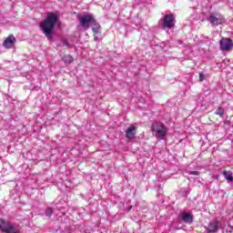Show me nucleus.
I'll return each mask as SVG.
<instances>
[{"mask_svg": "<svg viewBox=\"0 0 233 233\" xmlns=\"http://www.w3.org/2000/svg\"><path fill=\"white\" fill-rule=\"evenodd\" d=\"M199 79H200V81H204L205 80V75H203V73L199 74Z\"/></svg>", "mask_w": 233, "mask_h": 233, "instance_id": "nucleus-20", "label": "nucleus"}, {"mask_svg": "<svg viewBox=\"0 0 233 233\" xmlns=\"http://www.w3.org/2000/svg\"><path fill=\"white\" fill-rule=\"evenodd\" d=\"M80 25L84 30H88L90 28V25H92L96 20L92 15H83L78 17Z\"/></svg>", "mask_w": 233, "mask_h": 233, "instance_id": "nucleus-5", "label": "nucleus"}, {"mask_svg": "<svg viewBox=\"0 0 233 233\" xmlns=\"http://www.w3.org/2000/svg\"><path fill=\"white\" fill-rule=\"evenodd\" d=\"M219 46H220V50H222V52L230 50V48H232L233 46L232 40L230 38H222L219 41Z\"/></svg>", "mask_w": 233, "mask_h": 233, "instance_id": "nucleus-7", "label": "nucleus"}, {"mask_svg": "<svg viewBox=\"0 0 233 233\" xmlns=\"http://www.w3.org/2000/svg\"><path fill=\"white\" fill-rule=\"evenodd\" d=\"M189 176H199V171H189Z\"/></svg>", "mask_w": 233, "mask_h": 233, "instance_id": "nucleus-18", "label": "nucleus"}, {"mask_svg": "<svg viewBox=\"0 0 233 233\" xmlns=\"http://www.w3.org/2000/svg\"><path fill=\"white\" fill-rule=\"evenodd\" d=\"M161 21L163 30L168 32V30L174 28L176 25V16L173 14L166 15Z\"/></svg>", "mask_w": 233, "mask_h": 233, "instance_id": "nucleus-3", "label": "nucleus"}, {"mask_svg": "<svg viewBox=\"0 0 233 233\" xmlns=\"http://www.w3.org/2000/svg\"><path fill=\"white\" fill-rule=\"evenodd\" d=\"M52 214H54V209H52V208H47L46 209V216H47V218H50Z\"/></svg>", "mask_w": 233, "mask_h": 233, "instance_id": "nucleus-16", "label": "nucleus"}, {"mask_svg": "<svg viewBox=\"0 0 233 233\" xmlns=\"http://www.w3.org/2000/svg\"><path fill=\"white\" fill-rule=\"evenodd\" d=\"M208 21H209L213 26H218V25H223V23H225V18L219 14H215L211 15Z\"/></svg>", "mask_w": 233, "mask_h": 233, "instance_id": "nucleus-6", "label": "nucleus"}, {"mask_svg": "<svg viewBox=\"0 0 233 233\" xmlns=\"http://www.w3.org/2000/svg\"><path fill=\"white\" fill-rule=\"evenodd\" d=\"M215 115L223 117V116H225V109L221 106H218L215 112Z\"/></svg>", "mask_w": 233, "mask_h": 233, "instance_id": "nucleus-15", "label": "nucleus"}, {"mask_svg": "<svg viewBox=\"0 0 233 233\" xmlns=\"http://www.w3.org/2000/svg\"><path fill=\"white\" fill-rule=\"evenodd\" d=\"M60 46H66V48H68V41L63 40L60 44Z\"/></svg>", "mask_w": 233, "mask_h": 233, "instance_id": "nucleus-17", "label": "nucleus"}, {"mask_svg": "<svg viewBox=\"0 0 233 233\" xmlns=\"http://www.w3.org/2000/svg\"><path fill=\"white\" fill-rule=\"evenodd\" d=\"M151 130L157 139H165L168 133V128L165 127V124L161 122H155L152 124Z\"/></svg>", "mask_w": 233, "mask_h": 233, "instance_id": "nucleus-2", "label": "nucleus"}, {"mask_svg": "<svg viewBox=\"0 0 233 233\" xmlns=\"http://www.w3.org/2000/svg\"><path fill=\"white\" fill-rule=\"evenodd\" d=\"M57 19L59 16L54 13H50L46 19H45L42 24L40 25V28L45 34L47 39H52V34L54 32V26H56V23H57Z\"/></svg>", "mask_w": 233, "mask_h": 233, "instance_id": "nucleus-1", "label": "nucleus"}, {"mask_svg": "<svg viewBox=\"0 0 233 233\" xmlns=\"http://www.w3.org/2000/svg\"><path fill=\"white\" fill-rule=\"evenodd\" d=\"M226 232H227V233H233V228H232V227H228V228L226 229Z\"/></svg>", "mask_w": 233, "mask_h": 233, "instance_id": "nucleus-19", "label": "nucleus"}, {"mask_svg": "<svg viewBox=\"0 0 233 233\" xmlns=\"http://www.w3.org/2000/svg\"><path fill=\"white\" fill-rule=\"evenodd\" d=\"M223 176L227 181H233L232 172L230 171H224Z\"/></svg>", "mask_w": 233, "mask_h": 233, "instance_id": "nucleus-14", "label": "nucleus"}, {"mask_svg": "<svg viewBox=\"0 0 233 233\" xmlns=\"http://www.w3.org/2000/svg\"><path fill=\"white\" fill-rule=\"evenodd\" d=\"M180 218L184 223H187L188 225H192V223H194V217H192L191 213L183 211L180 214Z\"/></svg>", "mask_w": 233, "mask_h": 233, "instance_id": "nucleus-10", "label": "nucleus"}, {"mask_svg": "<svg viewBox=\"0 0 233 233\" xmlns=\"http://www.w3.org/2000/svg\"><path fill=\"white\" fill-rule=\"evenodd\" d=\"M92 25H93L92 30H93L94 34H100L101 33V25H99V24L96 23V20L94 21V23Z\"/></svg>", "mask_w": 233, "mask_h": 233, "instance_id": "nucleus-13", "label": "nucleus"}, {"mask_svg": "<svg viewBox=\"0 0 233 233\" xmlns=\"http://www.w3.org/2000/svg\"><path fill=\"white\" fill-rule=\"evenodd\" d=\"M126 137L127 139H134L136 137V127L131 126L126 130Z\"/></svg>", "mask_w": 233, "mask_h": 233, "instance_id": "nucleus-11", "label": "nucleus"}, {"mask_svg": "<svg viewBox=\"0 0 233 233\" xmlns=\"http://www.w3.org/2000/svg\"><path fill=\"white\" fill-rule=\"evenodd\" d=\"M0 230L5 233H21L17 227L5 219L0 220Z\"/></svg>", "mask_w": 233, "mask_h": 233, "instance_id": "nucleus-4", "label": "nucleus"}, {"mask_svg": "<svg viewBox=\"0 0 233 233\" xmlns=\"http://www.w3.org/2000/svg\"><path fill=\"white\" fill-rule=\"evenodd\" d=\"M208 233H217L219 230V222L213 220L206 228Z\"/></svg>", "mask_w": 233, "mask_h": 233, "instance_id": "nucleus-8", "label": "nucleus"}, {"mask_svg": "<svg viewBox=\"0 0 233 233\" xmlns=\"http://www.w3.org/2000/svg\"><path fill=\"white\" fill-rule=\"evenodd\" d=\"M97 34H95L94 35V39H95V41H97V39H99V37L96 35Z\"/></svg>", "mask_w": 233, "mask_h": 233, "instance_id": "nucleus-21", "label": "nucleus"}, {"mask_svg": "<svg viewBox=\"0 0 233 233\" xmlns=\"http://www.w3.org/2000/svg\"><path fill=\"white\" fill-rule=\"evenodd\" d=\"M14 45H15V36L14 35H10L3 43L4 48H13Z\"/></svg>", "mask_w": 233, "mask_h": 233, "instance_id": "nucleus-9", "label": "nucleus"}, {"mask_svg": "<svg viewBox=\"0 0 233 233\" xmlns=\"http://www.w3.org/2000/svg\"><path fill=\"white\" fill-rule=\"evenodd\" d=\"M62 61H64L66 65H70L74 63V57H72L70 55H66L62 57Z\"/></svg>", "mask_w": 233, "mask_h": 233, "instance_id": "nucleus-12", "label": "nucleus"}]
</instances>
